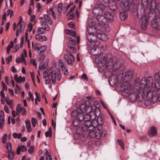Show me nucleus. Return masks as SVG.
<instances>
[{
	"label": "nucleus",
	"mask_w": 160,
	"mask_h": 160,
	"mask_svg": "<svg viewBox=\"0 0 160 160\" xmlns=\"http://www.w3.org/2000/svg\"><path fill=\"white\" fill-rule=\"evenodd\" d=\"M101 63L106 64L108 69H111L115 71L118 69L121 66L120 62L115 58H112L111 54L104 55L100 60Z\"/></svg>",
	"instance_id": "f03ea898"
},
{
	"label": "nucleus",
	"mask_w": 160,
	"mask_h": 160,
	"mask_svg": "<svg viewBox=\"0 0 160 160\" xmlns=\"http://www.w3.org/2000/svg\"><path fill=\"white\" fill-rule=\"evenodd\" d=\"M133 72L132 71H128L123 77V79L126 82H129L132 77Z\"/></svg>",
	"instance_id": "ddd939ff"
},
{
	"label": "nucleus",
	"mask_w": 160,
	"mask_h": 160,
	"mask_svg": "<svg viewBox=\"0 0 160 160\" xmlns=\"http://www.w3.org/2000/svg\"><path fill=\"white\" fill-rule=\"evenodd\" d=\"M28 95L30 98H31L32 101H34L33 97L30 91H29L28 92Z\"/></svg>",
	"instance_id": "0e129e2a"
},
{
	"label": "nucleus",
	"mask_w": 160,
	"mask_h": 160,
	"mask_svg": "<svg viewBox=\"0 0 160 160\" xmlns=\"http://www.w3.org/2000/svg\"><path fill=\"white\" fill-rule=\"evenodd\" d=\"M91 43L93 46H98L100 44V42L97 40H96L95 38L94 40H93Z\"/></svg>",
	"instance_id": "79ce46f5"
},
{
	"label": "nucleus",
	"mask_w": 160,
	"mask_h": 160,
	"mask_svg": "<svg viewBox=\"0 0 160 160\" xmlns=\"http://www.w3.org/2000/svg\"><path fill=\"white\" fill-rule=\"evenodd\" d=\"M6 16H8L10 15V18H12L14 15L13 10L11 9L8 10L6 12Z\"/></svg>",
	"instance_id": "4c0bfd02"
},
{
	"label": "nucleus",
	"mask_w": 160,
	"mask_h": 160,
	"mask_svg": "<svg viewBox=\"0 0 160 160\" xmlns=\"http://www.w3.org/2000/svg\"><path fill=\"white\" fill-rule=\"evenodd\" d=\"M62 8V5L61 3L58 4V10L59 13H61Z\"/></svg>",
	"instance_id": "3c124183"
},
{
	"label": "nucleus",
	"mask_w": 160,
	"mask_h": 160,
	"mask_svg": "<svg viewBox=\"0 0 160 160\" xmlns=\"http://www.w3.org/2000/svg\"><path fill=\"white\" fill-rule=\"evenodd\" d=\"M152 78L151 77L147 78H142L141 81L137 79L135 83V87L137 90H139V94L141 97L146 94V99L144 101V104L146 106L150 105L151 102L155 103L158 100L160 102V93L157 91H152L151 88L148 85L152 82Z\"/></svg>",
	"instance_id": "f257e3e1"
},
{
	"label": "nucleus",
	"mask_w": 160,
	"mask_h": 160,
	"mask_svg": "<svg viewBox=\"0 0 160 160\" xmlns=\"http://www.w3.org/2000/svg\"><path fill=\"white\" fill-rule=\"evenodd\" d=\"M31 121L32 126L35 127L36 124L38 123L37 119L35 118H32Z\"/></svg>",
	"instance_id": "8fccbe9b"
},
{
	"label": "nucleus",
	"mask_w": 160,
	"mask_h": 160,
	"mask_svg": "<svg viewBox=\"0 0 160 160\" xmlns=\"http://www.w3.org/2000/svg\"><path fill=\"white\" fill-rule=\"evenodd\" d=\"M44 18L45 20H46L48 24L52 25L53 22L52 19L47 14L45 15L44 16Z\"/></svg>",
	"instance_id": "473e14b6"
},
{
	"label": "nucleus",
	"mask_w": 160,
	"mask_h": 160,
	"mask_svg": "<svg viewBox=\"0 0 160 160\" xmlns=\"http://www.w3.org/2000/svg\"><path fill=\"white\" fill-rule=\"evenodd\" d=\"M16 113L17 115H19L20 112H21L22 115H25L27 114L26 110L25 108L21 107V105L20 104H18L17 105L16 107Z\"/></svg>",
	"instance_id": "f8f14e48"
},
{
	"label": "nucleus",
	"mask_w": 160,
	"mask_h": 160,
	"mask_svg": "<svg viewBox=\"0 0 160 160\" xmlns=\"http://www.w3.org/2000/svg\"><path fill=\"white\" fill-rule=\"evenodd\" d=\"M31 124L29 120H28L26 122V127L28 132H30L32 129L31 128Z\"/></svg>",
	"instance_id": "e433bc0d"
},
{
	"label": "nucleus",
	"mask_w": 160,
	"mask_h": 160,
	"mask_svg": "<svg viewBox=\"0 0 160 160\" xmlns=\"http://www.w3.org/2000/svg\"><path fill=\"white\" fill-rule=\"evenodd\" d=\"M74 24L73 22H70L68 23V25L70 28H72L74 27Z\"/></svg>",
	"instance_id": "680f3d73"
},
{
	"label": "nucleus",
	"mask_w": 160,
	"mask_h": 160,
	"mask_svg": "<svg viewBox=\"0 0 160 160\" xmlns=\"http://www.w3.org/2000/svg\"><path fill=\"white\" fill-rule=\"evenodd\" d=\"M87 38L88 41L91 42L94 39L96 38V35L94 34H88L87 35Z\"/></svg>",
	"instance_id": "c756f323"
},
{
	"label": "nucleus",
	"mask_w": 160,
	"mask_h": 160,
	"mask_svg": "<svg viewBox=\"0 0 160 160\" xmlns=\"http://www.w3.org/2000/svg\"><path fill=\"white\" fill-rule=\"evenodd\" d=\"M97 18L100 24L104 25L107 22L106 19L105 18L104 15H99L97 17Z\"/></svg>",
	"instance_id": "6ab92c4d"
},
{
	"label": "nucleus",
	"mask_w": 160,
	"mask_h": 160,
	"mask_svg": "<svg viewBox=\"0 0 160 160\" xmlns=\"http://www.w3.org/2000/svg\"><path fill=\"white\" fill-rule=\"evenodd\" d=\"M75 117H77V119L73 120V126L75 127H78L80 126L81 124V122L82 121H80V119L81 117L78 114L76 113L75 114L74 116H73Z\"/></svg>",
	"instance_id": "2eb2a0df"
},
{
	"label": "nucleus",
	"mask_w": 160,
	"mask_h": 160,
	"mask_svg": "<svg viewBox=\"0 0 160 160\" xmlns=\"http://www.w3.org/2000/svg\"><path fill=\"white\" fill-rule=\"evenodd\" d=\"M4 121V118H0V128L1 129L2 128Z\"/></svg>",
	"instance_id": "864d4df0"
},
{
	"label": "nucleus",
	"mask_w": 160,
	"mask_h": 160,
	"mask_svg": "<svg viewBox=\"0 0 160 160\" xmlns=\"http://www.w3.org/2000/svg\"><path fill=\"white\" fill-rule=\"evenodd\" d=\"M87 29L88 34H94L96 32V29L94 27L89 26L87 28Z\"/></svg>",
	"instance_id": "cd10ccee"
},
{
	"label": "nucleus",
	"mask_w": 160,
	"mask_h": 160,
	"mask_svg": "<svg viewBox=\"0 0 160 160\" xmlns=\"http://www.w3.org/2000/svg\"><path fill=\"white\" fill-rule=\"evenodd\" d=\"M157 130L155 127L152 126L149 129L148 133L150 137H153L155 136L157 133Z\"/></svg>",
	"instance_id": "aec40b11"
},
{
	"label": "nucleus",
	"mask_w": 160,
	"mask_h": 160,
	"mask_svg": "<svg viewBox=\"0 0 160 160\" xmlns=\"http://www.w3.org/2000/svg\"><path fill=\"white\" fill-rule=\"evenodd\" d=\"M36 96V100H37V99L38 100V101L39 102L40 101V97L39 94L37 92H35Z\"/></svg>",
	"instance_id": "13d9d810"
},
{
	"label": "nucleus",
	"mask_w": 160,
	"mask_h": 160,
	"mask_svg": "<svg viewBox=\"0 0 160 160\" xmlns=\"http://www.w3.org/2000/svg\"><path fill=\"white\" fill-rule=\"evenodd\" d=\"M106 134V131L102 130L101 129L98 128L96 127V129L95 130L96 138L97 139H100L101 138L102 136H105Z\"/></svg>",
	"instance_id": "9b49d317"
},
{
	"label": "nucleus",
	"mask_w": 160,
	"mask_h": 160,
	"mask_svg": "<svg viewBox=\"0 0 160 160\" xmlns=\"http://www.w3.org/2000/svg\"><path fill=\"white\" fill-rule=\"evenodd\" d=\"M108 7L112 11H116L117 9V7L116 3L114 2H112L111 3H110L108 5Z\"/></svg>",
	"instance_id": "a878e982"
},
{
	"label": "nucleus",
	"mask_w": 160,
	"mask_h": 160,
	"mask_svg": "<svg viewBox=\"0 0 160 160\" xmlns=\"http://www.w3.org/2000/svg\"><path fill=\"white\" fill-rule=\"evenodd\" d=\"M81 118L80 119V121H84L85 122H91L92 120H94L95 118V112H87V114L83 115V113H79Z\"/></svg>",
	"instance_id": "423d86ee"
},
{
	"label": "nucleus",
	"mask_w": 160,
	"mask_h": 160,
	"mask_svg": "<svg viewBox=\"0 0 160 160\" xmlns=\"http://www.w3.org/2000/svg\"><path fill=\"white\" fill-rule=\"evenodd\" d=\"M75 41L74 39L71 38H68L67 46L69 48L68 51L70 52L75 54L76 52V49L75 47Z\"/></svg>",
	"instance_id": "1a4fd4ad"
},
{
	"label": "nucleus",
	"mask_w": 160,
	"mask_h": 160,
	"mask_svg": "<svg viewBox=\"0 0 160 160\" xmlns=\"http://www.w3.org/2000/svg\"><path fill=\"white\" fill-rule=\"evenodd\" d=\"M121 90L123 91L126 95H128L131 92L133 91L134 88L128 82L123 83L121 86Z\"/></svg>",
	"instance_id": "6e6552de"
},
{
	"label": "nucleus",
	"mask_w": 160,
	"mask_h": 160,
	"mask_svg": "<svg viewBox=\"0 0 160 160\" xmlns=\"http://www.w3.org/2000/svg\"><path fill=\"white\" fill-rule=\"evenodd\" d=\"M94 122H84L82 126V129L83 131H89V128L92 126L94 125Z\"/></svg>",
	"instance_id": "4468645a"
},
{
	"label": "nucleus",
	"mask_w": 160,
	"mask_h": 160,
	"mask_svg": "<svg viewBox=\"0 0 160 160\" xmlns=\"http://www.w3.org/2000/svg\"><path fill=\"white\" fill-rule=\"evenodd\" d=\"M45 30H46L45 28L42 27H39L37 30L38 33V34H43L45 32Z\"/></svg>",
	"instance_id": "58836bf2"
},
{
	"label": "nucleus",
	"mask_w": 160,
	"mask_h": 160,
	"mask_svg": "<svg viewBox=\"0 0 160 160\" xmlns=\"http://www.w3.org/2000/svg\"><path fill=\"white\" fill-rule=\"evenodd\" d=\"M58 65L60 68L62 69V70L64 69H65V66L63 62V61L61 59H59L58 61Z\"/></svg>",
	"instance_id": "c9c22d12"
},
{
	"label": "nucleus",
	"mask_w": 160,
	"mask_h": 160,
	"mask_svg": "<svg viewBox=\"0 0 160 160\" xmlns=\"http://www.w3.org/2000/svg\"><path fill=\"white\" fill-rule=\"evenodd\" d=\"M71 53L69 52L68 54H64V58L66 62L69 65L72 66L75 59L74 56Z\"/></svg>",
	"instance_id": "9d476101"
},
{
	"label": "nucleus",
	"mask_w": 160,
	"mask_h": 160,
	"mask_svg": "<svg viewBox=\"0 0 160 160\" xmlns=\"http://www.w3.org/2000/svg\"><path fill=\"white\" fill-rule=\"evenodd\" d=\"M14 153L13 152H8V158L10 160H12L14 158Z\"/></svg>",
	"instance_id": "49530a36"
},
{
	"label": "nucleus",
	"mask_w": 160,
	"mask_h": 160,
	"mask_svg": "<svg viewBox=\"0 0 160 160\" xmlns=\"http://www.w3.org/2000/svg\"><path fill=\"white\" fill-rule=\"evenodd\" d=\"M65 32L67 34L70 35L71 36L75 38V36H76V33L75 31L71 29H66L65 30Z\"/></svg>",
	"instance_id": "c85d7f7f"
},
{
	"label": "nucleus",
	"mask_w": 160,
	"mask_h": 160,
	"mask_svg": "<svg viewBox=\"0 0 160 160\" xmlns=\"http://www.w3.org/2000/svg\"><path fill=\"white\" fill-rule=\"evenodd\" d=\"M104 16L105 18L106 19L107 22L108 20L109 21H112L114 20L113 16L110 12H106L104 13Z\"/></svg>",
	"instance_id": "412c9836"
},
{
	"label": "nucleus",
	"mask_w": 160,
	"mask_h": 160,
	"mask_svg": "<svg viewBox=\"0 0 160 160\" xmlns=\"http://www.w3.org/2000/svg\"><path fill=\"white\" fill-rule=\"evenodd\" d=\"M104 8V6H103V7L102 8L99 7L94 8L92 10V12L95 15L97 16V17L98 15H101L102 13Z\"/></svg>",
	"instance_id": "f3484780"
},
{
	"label": "nucleus",
	"mask_w": 160,
	"mask_h": 160,
	"mask_svg": "<svg viewBox=\"0 0 160 160\" xmlns=\"http://www.w3.org/2000/svg\"><path fill=\"white\" fill-rule=\"evenodd\" d=\"M43 76L46 79L45 82L46 84L51 83V82L53 84H55L56 80L59 81L61 77L60 72L58 70L52 71L50 70L48 71V72L45 71L43 73Z\"/></svg>",
	"instance_id": "7ed1b4c3"
},
{
	"label": "nucleus",
	"mask_w": 160,
	"mask_h": 160,
	"mask_svg": "<svg viewBox=\"0 0 160 160\" xmlns=\"http://www.w3.org/2000/svg\"><path fill=\"white\" fill-rule=\"evenodd\" d=\"M99 104V102L98 101H96L94 102V104L92 106H95V107L96 108H95V109H92V110L93 112H95L96 110H99L98 108H97V106H96V105H98Z\"/></svg>",
	"instance_id": "09e8293b"
},
{
	"label": "nucleus",
	"mask_w": 160,
	"mask_h": 160,
	"mask_svg": "<svg viewBox=\"0 0 160 160\" xmlns=\"http://www.w3.org/2000/svg\"><path fill=\"white\" fill-rule=\"evenodd\" d=\"M27 52L25 49H24L23 52L21 54V63H24L25 65L27 64V62L25 59V58L27 57Z\"/></svg>",
	"instance_id": "5701e85b"
},
{
	"label": "nucleus",
	"mask_w": 160,
	"mask_h": 160,
	"mask_svg": "<svg viewBox=\"0 0 160 160\" xmlns=\"http://www.w3.org/2000/svg\"><path fill=\"white\" fill-rule=\"evenodd\" d=\"M14 79L15 81L18 83L24 82L25 81V77H22L21 76H19L18 77L17 74H16L15 75Z\"/></svg>",
	"instance_id": "393cba45"
},
{
	"label": "nucleus",
	"mask_w": 160,
	"mask_h": 160,
	"mask_svg": "<svg viewBox=\"0 0 160 160\" xmlns=\"http://www.w3.org/2000/svg\"><path fill=\"white\" fill-rule=\"evenodd\" d=\"M39 59L40 60H43L45 58V55L44 54H39Z\"/></svg>",
	"instance_id": "e2e57ef3"
},
{
	"label": "nucleus",
	"mask_w": 160,
	"mask_h": 160,
	"mask_svg": "<svg viewBox=\"0 0 160 160\" xmlns=\"http://www.w3.org/2000/svg\"><path fill=\"white\" fill-rule=\"evenodd\" d=\"M35 38L37 41L40 42L46 41L47 39L45 36L40 34H36L35 35Z\"/></svg>",
	"instance_id": "4be33fe9"
},
{
	"label": "nucleus",
	"mask_w": 160,
	"mask_h": 160,
	"mask_svg": "<svg viewBox=\"0 0 160 160\" xmlns=\"http://www.w3.org/2000/svg\"><path fill=\"white\" fill-rule=\"evenodd\" d=\"M45 134L46 137H51L52 136V132L47 131L45 132Z\"/></svg>",
	"instance_id": "4d7b16f0"
},
{
	"label": "nucleus",
	"mask_w": 160,
	"mask_h": 160,
	"mask_svg": "<svg viewBox=\"0 0 160 160\" xmlns=\"http://www.w3.org/2000/svg\"><path fill=\"white\" fill-rule=\"evenodd\" d=\"M75 17V15L74 14L72 13L70 14L68 17L69 20L73 19Z\"/></svg>",
	"instance_id": "69168bd1"
},
{
	"label": "nucleus",
	"mask_w": 160,
	"mask_h": 160,
	"mask_svg": "<svg viewBox=\"0 0 160 160\" xmlns=\"http://www.w3.org/2000/svg\"><path fill=\"white\" fill-rule=\"evenodd\" d=\"M141 27L142 30H145L146 29L148 26V21L147 18L145 17H142L141 18Z\"/></svg>",
	"instance_id": "a211bd4d"
},
{
	"label": "nucleus",
	"mask_w": 160,
	"mask_h": 160,
	"mask_svg": "<svg viewBox=\"0 0 160 160\" xmlns=\"http://www.w3.org/2000/svg\"><path fill=\"white\" fill-rule=\"evenodd\" d=\"M95 106H91L90 102L87 101L80 105V108H77V111H73L72 112V116H74L76 113H82L83 112H92V109H95Z\"/></svg>",
	"instance_id": "20e7f679"
},
{
	"label": "nucleus",
	"mask_w": 160,
	"mask_h": 160,
	"mask_svg": "<svg viewBox=\"0 0 160 160\" xmlns=\"http://www.w3.org/2000/svg\"><path fill=\"white\" fill-rule=\"evenodd\" d=\"M7 135L5 134L2 138V142L4 143L6 142V140L7 138Z\"/></svg>",
	"instance_id": "5fc2aeb1"
},
{
	"label": "nucleus",
	"mask_w": 160,
	"mask_h": 160,
	"mask_svg": "<svg viewBox=\"0 0 160 160\" xmlns=\"http://www.w3.org/2000/svg\"><path fill=\"white\" fill-rule=\"evenodd\" d=\"M117 3L120 5L124 11L121 12L119 16L121 19L124 20L127 18L128 14L126 11H128L129 9V5L128 0H118Z\"/></svg>",
	"instance_id": "39448f33"
},
{
	"label": "nucleus",
	"mask_w": 160,
	"mask_h": 160,
	"mask_svg": "<svg viewBox=\"0 0 160 160\" xmlns=\"http://www.w3.org/2000/svg\"><path fill=\"white\" fill-rule=\"evenodd\" d=\"M96 122L97 124H98L100 126L102 125L103 123V119L100 117H98L97 118V121L94 120L92 121V122H94V124H95Z\"/></svg>",
	"instance_id": "2f4dec72"
},
{
	"label": "nucleus",
	"mask_w": 160,
	"mask_h": 160,
	"mask_svg": "<svg viewBox=\"0 0 160 160\" xmlns=\"http://www.w3.org/2000/svg\"><path fill=\"white\" fill-rule=\"evenodd\" d=\"M27 150V148L25 146L22 145L18 147L17 150V153L19 155L20 153V151L22 152L26 151Z\"/></svg>",
	"instance_id": "b1692460"
},
{
	"label": "nucleus",
	"mask_w": 160,
	"mask_h": 160,
	"mask_svg": "<svg viewBox=\"0 0 160 160\" xmlns=\"http://www.w3.org/2000/svg\"><path fill=\"white\" fill-rule=\"evenodd\" d=\"M47 48V46L46 45H42L41 46L40 48V53L42 52L43 53L46 50Z\"/></svg>",
	"instance_id": "37998d69"
},
{
	"label": "nucleus",
	"mask_w": 160,
	"mask_h": 160,
	"mask_svg": "<svg viewBox=\"0 0 160 160\" xmlns=\"http://www.w3.org/2000/svg\"><path fill=\"white\" fill-rule=\"evenodd\" d=\"M137 79H138L140 81H141L138 78H136L134 83V90L133 91L131 92V93H130V94L128 95H126V96H129V98L132 102L135 101L138 99V97L141 96L140 94H139V90H137L135 87V84Z\"/></svg>",
	"instance_id": "0eeeda50"
},
{
	"label": "nucleus",
	"mask_w": 160,
	"mask_h": 160,
	"mask_svg": "<svg viewBox=\"0 0 160 160\" xmlns=\"http://www.w3.org/2000/svg\"><path fill=\"white\" fill-rule=\"evenodd\" d=\"M117 141L118 142L119 145L121 146V148L122 149H124V146L123 144V142L122 140H120L119 139H118Z\"/></svg>",
	"instance_id": "603ef678"
},
{
	"label": "nucleus",
	"mask_w": 160,
	"mask_h": 160,
	"mask_svg": "<svg viewBox=\"0 0 160 160\" xmlns=\"http://www.w3.org/2000/svg\"><path fill=\"white\" fill-rule=\"evenodd\" d=\"M46 68V65L44 64L43 62H41L38 67L39 70H41L42 69Z\"/></svg>",
	"instance_id": "a18cd8bd"
},
{
	"label": "nucleus",
	"mask_w": 160,
	"mask_h": 160,
	"mask_svg": "<svg viewBox=\"0 0 160 160\" xmlns=\"http://www.w3.org/2000/svg\"><path fill=\"white\" fill-rule=\"evenodd\" d=\"M142 5L144 8H148L149 3L148 0H142Z\"/></svg>",
	"instance_id": "ea45409f"
},
{
	"label": "nucleus",
	"mask_w": 160,
	"mask_h": 160,
	"mask_svg": "<svg viewBox=\"0 0 160 160\" xmlns=\"http://www.w3.org/2000/svg\"><path fill=\"white\" fill-rule=\"evenodd\" d=\"M152 27L156 29H157L159 25V23L153 22L152 23Z\"/></svg>",
	"instance_id": "de8ad7c7"
},
{
	"label": "nucleus",
	"mask_w": 160,
	"mask_h": 160,
	"mask_svg": "<svg viewBox=\"0 0 160 160\" xmlns=\"http://www.w3.org/2000/svg\"><path fill=\"white\" fill-rule=\"evenodd\" d=\"M23 31L21 29H20V28H18L16 30V36L17 37L18 36V34L19 33H21Z\"/></svg>",
	"instance_id": "052dcab7"
},
{
	"label": "nucleus",
	"mask_w": 160,
	"mask_h": 160,
	"mask_svg": "<svg viewBox=\"0 0 160 160\" xmlns=\"http://www.w3.org/2000/svg\"><path fill=\"white\" fill-rule=\"evenodd\" d=\"M150 8L153 10L156 9L158 10V9L157 8V3L155 0L152 1L150 4Z\"/></svg>",
	"instance_id": "72a5a7b5"
},
{
	"label": "nucleus",
	"mask_w": 160,
	"mask_h": 160,
	"mask_svg": "<svg viewBox=\"0 0 160 160\" xmlns=\"http://www.w3.org/2000/svg\"><path fill=\"white\" fill-rule=\"evenodd\" d=\"M99 38L103 41H106L108 38V36L104 33H100L98 34Z\"/></svg>",
	"instance_id": "bb28decb"
},
{
	"label": "nucleus",
	"mask_w": 160,
	"mask_h": 160,
	"mask_svg": "<svg viewBox=\"0 0 160 160\" xmlns=\"http://www.w3.org/2000/svg\"><path fill=\"white\" fill-rule=\"evenodd\" d=\"M41 22L42 26V27L45 28L46 31H48L49 30V27L48 25L46 22L44 21H42V20L41 21Z\"/></svg>",
	"instance_id": "f704fd0d"
},
{
	"label": "nucleus",
	"mask_w": 160,
	"mask_h": 160,
	"mask_svg": "<svg viewBox=\"0 0 160 160\" xmlns=\"http://www.w3.org/2000/svg\"><path fill=\"white\" fill-rule=\"evenodd\" d=\"M52 156L50 154H48L47 155L46 157V160H52Z\"/></svg>",
	"instance_id": "774afa93"
},
{
	"label": "nucleus",
	"mask_w": 160,
	"mask_h": 160,
	"mask_svg": "<svg viewBox=\"0 0 160 160\" xmlns=\"http://www.w3.org/2000/svg\"><path fill=\"white\" fill-rule=\"evenodd\" d=\"M41 45L38 43L35 44L34 46V50L35 51L39 52L40 51V48Z\"/></svg>",
	"instance_id": "c03bdc74"
},
{
	"label": "nucleus",
	"mask_w": 160,
	"mask_h": 160,
	"mask_svg": "<svg viewBox=\"0 0 160 160\" xmlns=\"http://www.w3.org/2000/svg\"><path fill=\"white\" fill-rule=\"evenodd\" d=\"M81 78L86 81H88V78L86 74L85 73H83L81 77Z\"/></svg>",
	"instance_id": "6e6d98bb"
},
{
	"label": "nucleus",
	"mask_w": 160,
	"mask_h": 160,
	"mask_svg": "<svg viewBox=\"0 0 160 160\" xmlns=\"http://www.w3.org/2000/svg\"><path fill=\"white\" fill-rule=\"evenodd\" d=\"M34 148L32 146H31L28 149V152L29 153L31 154L33 151Z\"/></svg>",
	"instance_id": "bf43d9fd"
},
{
	"label": "nucleus",
	"mask_w": 160,
	"mask_h": 160,
	"mask_svg": "<svg viewBox=\"0 0 160 160\" xmlns=\"http://www.w3.org/2000/svg\"><path fill=\"white\" fill-rule=\"evenodd\" d=\"M97 125H95L94 124L92 126L89 128V131L88 134L90 137L92 138H96L95 130L96 129Z\"/></svg>",
	"instance_id": "dca6fc26"
},
{
	"label": "nucleus",
	"mask_w": 160,
	"mask_h": 160,
	"mask_svg": "<svg viewBox=\"0 0 160 160\" xmlns=\"http://www.w3.org/2000/svg\"><path fill=\"white\" fill-rule=\"evenodd\" d=\"M17 27L23 31L24 29V23H21V21L19 22L17 24Z\"/></svg>",
	"instance_id": "a19ab883"
},
{
	"label": "nucleus",
	"mask_w": 160,
	"mask_h": 160,
	"mask_svg": "<svg viewBox=\"0 0 160 160\" xmlns=\"http://www.w3.org/2000/svg\"><path fill=\"white\" fill-rule=\"evenodd\" d=\"M7 63L8 64H9L10 62H11L12 60V57L11 56H10L8 58H7Z\"/></svg>",
	"instance_id": "338daca9"
},
{
	"label": "nucleus",
	"mask_w": 160,
	"mask_h": 160,
	"mask_svg": "<svg viewBox=\"0 0 160 160\" xmlns=\"http://www.w3.org/2000/svg\"><path fill=\"white\" fill-rule=\"evenodd\" d=\"M90 52L91 54L94 56H97L99 54L98 48H93L91 50Z\"/></svg>",
	"instance_id": "7c9ffc66"
}]
</instances>
